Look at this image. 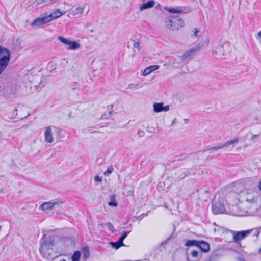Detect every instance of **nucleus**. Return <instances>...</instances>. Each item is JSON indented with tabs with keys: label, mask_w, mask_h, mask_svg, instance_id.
<instances>
[{
	"label": "nucleus",
	"mask_w": 261,
	"mask_h": 261,
	"mask_svg": "<svg viewBox=\"0 0 261 261\" xmlns=\"http://www.w3.org/2000/svg\"><path fill=\"white\" fill-rule=\"evenodd\" d=\"M46 235L44 234L40 239L39 251L44 258L51 259L54 257V247L56 242L59 239L57 236L53 235L45 238Z\"/></svg>",
	"instance_id": "1"
},
{
	"label": "nucleus",
	"mask_w": 261,
	"mask_h": 261,
	"mask_svg": "<svg viewBox=\"0 0 261 261\" xmlns=\"http://www.w3.org/2000/svg\"><path fill=\"white\" fill-rule=\"evenodd\" d=\"M165 24L167 28L172 30H178L185 25L184 21L181 18L173 16L166 17Z\"/></svg>",
	"instance_id": "2"
},
{
	"label": "nucleus",
	"mask_w": 261,
	"mask_h": 261,
	"mask_svg": "<svg viewBox=\"0 0 261 261\" xmlns=\"http://www.w3.org/2000/svg\"><path fill=\"white\" fill-rule=\"evenodd\" d=\"M10 58V51L7 48L0 45V75L8 66Z\"/></svg>",
	"instance_id": "3"
},
{
	"label": "nucleus",
	"mask_w": 261,
	"mask_h": 261,
	"mask_svg": "<svg viewBox=\"0 0 261 261\" xmlns=\"http://www.w3.org/2000/svg\"><path fill=\"white\" fill-rule=\"evenodd\" d=\"M252 232H253V236L255 237H258L259 234V231L257 228L239 231L237 232L232 231L234 242L238 243L239 241L244 239Z\"/></svg>",
	"instance_id": "4"
},
{
	"label": "nucleus",
	"mask_w": 261,
	"mask_h": 261,
	"mask_svg": "<svg viewBox=\"0 0 261 261\" xmlns=\"http://www.w3.org/2000/svg\"><path fill=\"white\" fill-rule=\"evenodd\" d=\"M201 49V46L200 45H197L189 50L185 51L181 56L180 57L181 58L182 62L185 61L186 60L189 61L191 59V57L195 56L196 54Z\"/></svg>",
	"instance_id": "5"
},
{
	"label": "nucleus",
	"mask_w": 261,
	"mask_h": 261,
	"mask_svg": "<svg viewBox=\"0 0 261 261\" xmlns=\"http://www.w3.org/2000/svg\"><path fill=\"white\" fill-rule=\"evenodd\" d=\"M58 40L63 43L69 45L67 50H76L80 47V43L74 41H70L67 38L62 36L58 37Z\"/></svg>",
	"instance_id": "6"
},
{
	"label": "nucleus",
	"mask_w": 261,
	"mask_h": 261,
	"mask_svg": "<svg viewBox=\"0 0 261 261\" xmlns=\"http://www.w3.org/2000/svg\"><path fill=\"white\" fill-rule=\"evenodd\" d=\"M212 210L213 214L215 215L226 213L225 208L223 204L220 202L213 203Z\"/></svg>",
	"instance_id": "7"
},
{
	"label": "nucleus",
	"mask_w": 261,
	"mask_h": 261,
	"mask_svg": "<svg viewBox=\"0 0 261 261\" xmlns=\"http://www.w3.org/2000/svg\"><path fill=\"white\" fill-rule=\"evenodd\" d=\"M51 16L48 15L42 17H38L36 18L31 24L32 27H41L43 24H45L50 21V18Z\"/></svg>",
	"instance_id": "8"
},
{
	"label": "nucleus",
	"mask_w": 261,
	"mask_h": 261,
	"mask_svg": "<svg viewBox=\"0 0 261 261\" xmlns=\"http://www.w3.org/2000/svg\"><path fill=\"white\" fill-rule=\"evenodd\" d=\"M197 247L203 252H207L210 251V246L208 243L204 241H199Z\"/></svg>",
	"instance_id": "9"
},
{
	"label": "nucleus",
	"mask_w": 261,
	"mask_h": 261,
	"mask_svg": "<svg viewBox=\"0 0 261 261\" xmlns=\"http://www.w3.org/2000/svg\"><path fill=\"white\" fill-rule=\"evenodd\" d=\"M233 190L237 194L241 193L245 191V187L243 181H239L235 184Z\"/></svg>",
	"instance_id": "10"
},
{
	"label": "nucleus",
	"mask_w": 261,
	"mask_h": 261,
	"mask_svg": "<svg viewBox=\"0 0 261 261\" xmlns=\"http://www.w3.org/2000/svg\"><path fill=\"white\" fill-rule=\"evenodd\" d=\"M45 140L48 143H51L53 141V138L52 137L51 129L50 126L46 127L44 132Z\"/></svg>",
	"instance_id": "11"
},
{
	"label": "nucleus",
	"mask_w": 261,
	"mask_h": 261,
	"mask_svg": "<svg viewBox=\"0 0 261 261\" xmlns=\"http://www.w3.org/2000/svg\"><path fill=\"white\" fill-rule=\"evenodd\" d=\"M54 208V204H52V202H43L39 206V210L42 211L51 210Z\"/></svg>",
	"instance_id": "12"
},
{
	"label": "nucleus",
	"mask_w": 261,
	"mask_h": 261,
	"mask_svg": "<svg viewBox=\"0 0 261 261\" xmlns=\"http://www.w3.org/2000/svg\"><path fill=\"white\" fill-rule=\"evenodd\" d=\"M155 5V2L153 0L149 1L148 2L143 4L140 7V10L143 11L144 10L149 9L153 7Z\"/></svg>",
	"instance_id": "13"
},
{
	"label": "nucleus",
	"mask_w": 261,
	"mask_h": 261,
	"mask_svg": "<svg viewBox=\"0 0 261 261\" xmlns=\"http://www.w3.org/2000/svg\"><path fill=\"white\" fill-rule=\"evenodd\" d=\"M159 68L158 65H152L147 67L143 72L142 75L143 76H146L153 72V71L156 70Z\"/></svg>",
	"instance_id": "14"
},
{
	"label": "nucleus",
	"mask_w": 261,
	"mask_h": 261,
	"mask_svg": "<svg viewBox=\"0 0 261 261\" xmlns=\"http://www.w3.org/2000/svg\"><path fill=\"white\" fill-rule=\"evenodd\" d=\"M113 107H114V104L109 105L107 107L108 114H107L106 113L103 114L101 116L102 119H107V118L111 117L112 113H113Z\"/></svg>",
	"instance_id": "15"
},
{
	"label": "nucleus",
	"mask_w": 261,
	"mask_h": 261,
	"mask_svg": "<svg viewBox=\"0 0 261 261\" xmlns=\"http://www.w3.org/2000/svg\"><path fill=\"white\" fill-rule=\"evenodd\" d=\"M165 9L166 11L173 14H181L183 13V10L181 7H176L175 8L166 7Z\"/></svg>",
	"instance_id": "16"
},
{
	"label": "nucleus",
	"mask_w": 261,
	"mask_h": 261,
	"mask_svg": "<svg viewBox=\"0 0 261 261\" xmlns=\"http://www.w3.org/2000/svg\"><path fill=\"white\" fill-rule=\"evenodd\" d=\"M110 245H111V246L115 249H119L120 247H121V246H125V245L124 244L123 242H122V241H121L120 240H118L116 242H110Z\"/></svg>",
	"instance_id": "17"
},
{
	"label": "nucleus",
	"mask_w": 261,
	"mask_h": 261,
	"mask_svg": "<svg viewBox=\"0 0 261 261\" xmlns=\"http://www.w3.org/2000/svg\"><path fill=\"white\" fill-rule=\"evenodd\" d=\"M199 241L196 240H186L185 246L187 247L198 246Z\"/></svg>",
	"instance_id": "18"
},
{
	"label": "nucleus",
	"mask_w": 261,
	"mask_h": 261,
	"mask_svg": "<svg viewBox=\"0 0 261 261\" xmlns=\"http://www.w3.org/2000/svg\"><path fill=\"white\" fill-rule=\"evenodd\" d=\"M64 13H62L59 10H56L54 12L50 13L49 15H48V16H51L50 18V21L53 20V19H55L56 18H57L61 16H62Z\"/></svg>",
	"instance_id": "19"
},
{
	"label": "nucleus",
	"mask_w": 261,
	"mask_h": 261,
	"mask_svg": "<svg viewBox=\"0 0 261 261\" xmlns=\"http://www.w3.org/2000/svg\"><path fill=\"white\" fill-rule=\"evenodd\" d=\"M239 142V138L238 137H235L233 139L229 141H227L225 143L223 144L222 145L223 148L226 147H228L229 145H232L234 146V144L238 143Z\"/></svg>",
	"instance_id": "20"
},
{
	"label": "nucleus",
	"mask_w": 261,
	"mask_h": 261,
	"mask_svg": "<svg viewBox=\"0 0 261 261\" xmlns=\"http://www.w3.org/2000/svg\"><path fill=\"white\" fill-rule=\"evenodd\" d=\"M84 9V7H77L75 9L72 10V14L73 16L80 15L83 13Z\"/></svg>",
	"instance_id": "21"
},
{
	"label": "nucleus",
	"mask_w": 261,
	"mask_h": 261,
	"mask_svg": "<svg viewBox=\"0 0 261 261\" xmlns=\"http://www.w3.org/2000/svg\"><path fill=\"white\" fill-rule=\"evenodd\" d=\"M124 229H129L128 231H126L123 232L121 236L119 238V240H120L121 241L123 242L124 240L127 237L128 234L131 232V227H123Z\"/></svg>",
	"instance_id": "22"
},
{
	"label": "nucleus",
	"mask_w": 261,
	"mask_h": 261,
	"mask_svg": "<svg viewBox=\"0 0 261 261\" xmlns=\"http://www.w3.org/2000/svg\"><path fill=\"white\" fill-rule=\"evenodd\" d=\"M163 105V102L154 103L153 106L154 111L157 113L162 112Z\"/></svg>",
	"instance_id": "23"
},
{
	"label": "nucleus",
	"mask_w": 261,
	"mask_h": 261,
	"mask_svg": "<svg viewBox=\"0 0 261 261\" xmlns=\"http://www.w3.org/2000/svg\"><path fill=\"white\" fill-rule=\"evenodd\" d=\"M108 205L110 206L116 207L118 205L117 202L116 201L115 196L112 195L110 197V201L108 202Z\"/></svg>",
	"instance_id": "24"
},
{
	"label": "nucleus",
	"mask_w": 261,
	"mask_h": 261,
	"mask_svg": "<svg viewBox=\"0 0 261 261\" xmlns=\"http://www.w3.org/2000/svg\"><path fill=\"white\" fill-rule=\"evenodd\" d=\"M81 257V252L80 251H76L74 252L71 256L72 261H79Z\"/></svg>",
	"instance_id": "25"
},
{
	"label": "nucleus",
	"mask_w": 261,
	"mask_h": 261,
	"mask_svg": "<svg viewBox=\"0 0 261 261\" xmlns=\"http://www.w3.org/2000/svg\"><path fill=\"white\" fill-rule=\"evenodd\" d=\"M83 257L85 259H86L89 256V248L88 247H85L83 248Z\"/></svg>",
	"instance_id": "26"
},
{
	"label": "nucleus",
	"mask_w": 261,
	"mask_h": 261,
	"mask_svg": "<svg viewBox=\"0 0 261 261\" xmlns=\"http://www.w3.org/2000/svg\"><path fill=\"white\" fill-rule=\"evenodd\" d=\"M133 41H134V44H133L134 48L137 49L138 51H140L142 49V47L140 45V42L137 40H133Z\"/></svg>",
	"instance_id": "27"
},
{
	"label": "nucleus",
	"mask_w": 261,
	"mask_h": 261,
	"mask_svg": "<svg viewBox=\"0 0 261 261\" xmlns=\"http://www.w3.org/2000/svg\"><path fill=\"white\" fill-rule=\"evenodd\" d=\"M141 87H142V85L140 83H138V84H129L128 86L127 89H136V88H141Z\"/></svg>",
	"instance_id": "28"
},
{
	"label": "nucleus",
	"mask_w": 261,
	"mask_h": 261,
	"mask_svg": "<svg viewBox=\"0 0 261 261\" xmlns=\"http://www.w3.org/2000/svg\"><path fill=\"white\" fill-rule=\"evenodd\" d=\"M71 88L72 90H76V89H79L80 88V84L76 82H73L71 84Z\"/></svg>",
	"instance_id": "29"
},
{
	"label": "nucleus",
	"mask_w": 261,
	"mask_h": 261,
	"mask_svg": "<svg viewBox=\"0 0 261 261\" xmlns=\"http://www.w3.org/2000/svg\"><path fill=\"white\" fill-rule=\"evenodd\" d=\"M106 226H107L108 229L111 231L112 233H114L115 231V229L112 225V224L111 222H107L106 223Z\"/></svg>",
	"instance_id": "30"
},
{
	"label": "nucleus",
	"mask_w": 261,
	"mask_h": 261,
	"mask_svg": "<svg viewBox=\"0 0 261 261\" xmlns=\"http://www.w3.org/2000/svg\"><path fill=\"white\" fill-rule=\"evenodd\" d=\"M114 169L112 166L109 167L107 170L104 172L105 175H109L111 174L113 171Z\"/></svg>",
	"instance_id": "31"
},
{
	"label": "nucleus",
	"mask_w": 261,
	"mask_h": 261,
	"mask_svg": "<svg viewBox=\"0 0 261 261\" xmlns=\"http://www.w3.org/2000/svg\"><path fill=\"white\" fill-rule=\"evenodd\" d=\"M44 87V84L41 81L38 85H36L35 86V88L36 90L39 91Z\"/></svg>",
	"instance_id": "32"
},
{
	"label": "nucleus",
	"mask_w": 261,
	"mask_h": 261,
	"mask_svg": "<svg viewBox=\"0 0 261 261\" xmlns=\"http://www.w3.org/2000/svg\"><path fill=\"white\" fill-rule=\"evenodd\" d=\"M191 255L194 258H199V252L196 250H193L191 252Z\"/></svg>",
	"instance_id": "33"
},
{
	"label": "nucleus",
	"mask_w": 261,
	"mask_h": 261,
	"mask_svg": "<svg viewBox=\"0 0 261 261\" xmlns=\"http://www.w3.org/2000/svg\"><path fill=\"white\" fill-rule=\"evenodd\" d=\"M223 148V146L222 145H219L214 147H211V150H217Z\"/></svg>",
	"instance_id": "34"
},
{
	"label": "nucleus",
	"mask_w": 261,
	"mask_h": 261,
	"mask_svg": "<svg viewBox=\"0 0 261 261\" xmlns=\"http://www.w3.org/2000/svg\"><path fill=\"white\" fill-rule=\"evenodd\" d=\"M64 201L61 199H57L55 201L52 202V204H54V207L56 205H59L63 203Z\"/></svg>",
	"instance_id": "35"
},
{
	"label": "nucleus",
	"mask_w": 261,
	"mask_h": 261,
	"mask_svg": "<svg viewBox=\"0 0 261 261\" xmlns=\"http://www.w3.org/2000/svg\"><path fill=\"white\" fill-rule=\"evenodd\" d=\"M208 150H211L210 146H207L205 148H203V149L198 151L196 153L199 152H204Z\"/></svg>",
	"instance_id": "36"
},
{
	"label": "nucleus",
	"mask_w": 261,
	"mask_h": 261,
	"mask_svg": "<svg viewBox=\"0 0 261 261\" xmlns=\"http://www.w3.org/2000/svg\"><path fill=\"white\" fill-rule=\"evenodd\" d=\"M94 180L96 182H101L102 180V178L98 175H96L94 177Z\"/></svg>",
	"instance_id": "37"
},
{
	"label": "nucleus",
	"mask_w": 261,
	"mask_h": 261,
	"mask_svg": "<svg viewBox=\"0 0 261 261\" xmlns=\"http://www.w3.org/2000/svg\"><path fill=\"white\" fill-rule=\"evenodd\" d=\"M169 110V105H166L165 106H164L163 105L162 112L163 111L166 112V111H168Z\"/></svg>",
	"instance_id": "38"
},
{
	"label": "nucleus",
	"mask_w": 261,
	"mask_h": 261,
	"mask_svg": "<svg viewBox=\"0 0 261 261\" xmlns=\"http://www.w3.org/2000/svg\"><path fill=\"white\" fill-rule=\"evenodd\" d=\"M138 135L139 136V137H143L145 135V133L142 130H138Z\"/></svg>",
	"instance_id": "39"
},
{
	"label": "nucleus",
	"mask_w": 261,
	"mask_h": 261,
	"mask_svg": "<svg viewBox=\"0 0 261 261\" xmlns=\"http://www.w3.org/2000/svg\"><path fill=\"white\" fill-rule=\"evenodd\" d=\"M98 227L100 228H103L106 226V223H102L100 222H98Z\"/></svg>",
	"instance_id": "40"
},
{
	"label": "nucleus",
	"mask_w": 261,
	"mask_h": 261,
	"mask_svg": "<svg viewBox=\"0 0 261 261\" xmlns=\"http://www.w3.org/2000/svg\"><path fill=\"white\" fill-rule=\"evenodd\" d=\"M189 173L188 171H186L185 172H184V174L183 175H180L179 176V178H181V179H183L187 175V174Z\"/></svg>",
	"instance_id": "41"
},
{
	"label": "nucleus",
	"mask_w": 261,
	"mask_h": 261,
	"mask_svg": "<svg viewBox=\"0 0 261 261\" xmlns=\"http://www.w3.org/2000/svg\"><path fill=\"white\" fill-rule=\"evenodd\" d=\"M58 0H46V2H48V4H55Z\"/></svg>",
	"instance_id": "42"
},
{
	"label": "nucleus",
	"mask_w": 261,
	"mask_h": 261,
	"mask_svg": "<svg viewBox=\"0 0 261 261\" xmlns=\"http://www.w3.org/2000/svg\"><path fill=\"white\" fill-rule=\"evenodd\" d=\"M147 213L148 212H147L146 213H143V214H142L141 215H140L138 218H140V221L145 216L147 215Z\"/></svg>",
	"instance_id": "43"
},
{
	"label": "nucleus",
	"mask_w": 261,
	"mask_h": 261,
	"mask_svg": "<svg viewBox=\"0 0 261 261\" xmlns=\"http://www.w3.org/2000/svg\"><path fill=\"white\" fill-rule=\"evenodd\" d=\"M203 191L204 193H209V190L207 189H203Z\"/></svg>",
	"instance_id": "44"
},
{
	"label": "nucleus",
	"mask_w": 261,
	"mask_h": 261,
	"mask_svg": "<svg viewBox=\"0 0 261 261\" xmlns=\"http://www.w3.org/2000/svg\"><path fill=\"white\" fill-rule=\"evenodd\" d=\"M258 36L259 39H261V31L258 33Z\"/></svg>",
	"instance_id": "45"
},
{
	"label": "nucleus",
	"mask_w": 261,
	"mask_h": 261,
	"mask_svg": "<svg viewBox=\"0 0 261 261\" xmlns=\"http://www.w3.org/2000/svg\"><path fill=\"white\" fill-rule=\"evenodd\" d=\"M198 32V30L197 29H195V32H194V35L197 36V33Z\"/></svg>",
	"instance_id": "46"
},
{
	"label": "nucleus",
	"mask_w": 261,
	"mask_h": 261,
	"mask_svg": "<svg viewBox=\"0 0 261 261\" xmlns=\"http://www.w3.org/2000/svg\"><path fill=\"white\" fill-rule=\"evenodd\" d=\"M175 161V160H172V161L170 160H169V162H168V165H170V163H171V162H174Z\"/></svg>",
	"instance_id": "47"
},
{
	"label": "nucleus",
	"mask_w": 261,
	"mask_h": 261,
	"mask_svg": "<svg viewBox=\"0 0 261 261\" xmlns=\"http://www.w3.org/2000/svg\"><path fill=\"white\" fill-rule=\"evenodd\" d=\"M164 206L166 208L168 209L169 207H168V205L166 203H165L164 205Z\"/></svg>",
	"instance_id": "48"
},
{
	"label": "nucleus",
	"mask_w": 261,
	"mask_h": 261,
	"mask_svg": "<svg viewBox=\"0 0 261 261\" xmlns=\"http://www.w3.org/2000/svg\"><path fill=\"white\" fill-rule=\"evenodd\" d=\"M253 200H254L253 199H249V200L247 199V201H249L250 202H253Z\"/></svg>",
	"instance_id": "49"
},
{
	"label": "nucleus",
	"mask_w": 261,
	"mask_h": 261,
	"mask_svg": "<svg viewBox=\"0 0 261 261\" xmlns=\"http://www.w3.org/2000/svg\"><path fill=\"white\" fill-rule=\"evenodd\" d=\"M258 135H253L252 137V139H254L255 137H256Z\"/></svg>",
	"instance_id": "50"
},
{
	"label": "nucleus",
	"mask_w": 261,
	"mask_h": 261,
	"mask_svg": "<svg viewBox=\"0 0 261 261\" xmlns=\"http://www.w3.org/2000/svg\"><path fill=\"white\" fill-rule=\"evenodd\" d=\"M239 261H245L243 258H238Z\"/></svg>",
	"instance_id": "51"
},
{
	"label": "nucleus",
	"mask_w": 261,
	"mask_h": 261,
	"mask_svg": "<svg viewBox=\"0 0 261 261\" xmlns=\"http://www.w3.org/2000/svg\"><path fill=\"white\" fill-rule=\"evenodd\" d=\"M222 48V47L220 46L219 48H217V49H218V51H221Z\"/></svg>",
	"instance_id": "52"
},
{
	"label": "nucleus",
	"mask_w": 261,
	"mask_h": 261,
	"mask_svg": "<svg viewBox=\"0 0 261 261\" xmlns=\"http://www.w3.org/2000/svg\"><path fill=\"white\" fill-rule=\"evenodd\" d=\"M3 189H1L0 190V193H3Z\"/></svg>",
	"instance_id": "53"
},
{
	"label": "nucleus",
	"mask_w": 261,
	"mask_h": 261,
	"mask_svg": "<svg viewBox=\"0 0 261 261\" xmlns=\"http://www.w3.org/2000/svg\"><path fill=\"white\" fill-rule=\"evenodd\" d=\"M60 261H66L65 259H62Z\"/></svg>",
	"instance_id": "54"
},
{
	"label": "nucleus",
	"mask_w": 261,
	"mask_h": 261,
	"mask_svg": "<svg viewBox=\"0 0 261 261\" xmlns=\"http://www.w3.org/2000/svg\"><path fill=\"white\" fill-rule=\"evenodd\" d=\"M175 119H174L173 121H172V124H174L175 123Z\"/></svg>",
	"instance_id": "55"
},
{
	"label": "nucleus",
	"mask_w": 261,
	"mask_h": 261,
	"mask_svg": "<svg viewBox=\"0 0 261 261\" xmlns=\"http://www.w3.org/2000/svg\"><path fill=\"white\" fill-rule=\"evenodd\" d=\"M71 117V115H68V117L70 118Z\"/></svg>",
	"instance_id": "56"
},
{
	"label": "nucleus",
	"mask_w": 261,
	"mask_h": 261,
	"mask_svg": "<svg viewBox=\"0 0 261 261\" xmlns=\"http://www.w3.org/2000/svg\"><path fill=\"white\" fill-rule=\"evenodd\" d=\"M259 251H261V248L260 249Z\"/></svg>",
	"instance_id": "57"
},
{
	"label": "nucleus",
	"mask_w": 261,
	"mask_h": 261,
	"mask_svg": "<svg viewBox=\"0 0 261 261\" xmlns=\"http://www.w3.org/2000/svg\"><path fill=\"white\" fill-rule=\"evenodd\" d=\"M192 261H196V260H192Z\"/></svg>",
	"instance_id": "58"
}]
</instances>
